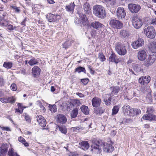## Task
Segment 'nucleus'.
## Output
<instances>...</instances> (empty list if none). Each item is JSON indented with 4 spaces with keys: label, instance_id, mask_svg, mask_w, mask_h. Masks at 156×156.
Instances as JSON below:
<instances>
[{
    "label": "nucleus",
    "instance_id": "5701e85b",
    "mask_svg": "<svg viewBox=\"0 0 156 156\" xmlns=\"http://www.w3.org/2000/svg\"><path fill=\"white\" fill-rule=\"evenodd\" d=\"M104 101L106 105H109L111 104V101L112 100V96H109L108 94H106L103 96Z\"/></svg>",
    "mask_w": 156,
    "mask_h": 156
},
{
    "label": "nucleus",
    "instance_id": "9b49d317",
    "mask_svg": "<svg viewBox=\"0 0 156 156\" xmlns=\"http://www.w3.org/2000/svg\"><path fill=\"white\" fill-rule=\"evenodd\" d=\"M128 7L129 11L133 13L137 12L141 8L139 5L134 4H129Z\"/></svg>",
    "mask_w": 156,
    "mask_h": 156
},
{
    "label": "nucleus",
    "instance_id": "c85d7f7f",
    "mask_svg": "<svg viewBox=\"0 0 156 156\" xmlns=\"http://www.w3.org/2000/svg\"><path fill=\"white\" fill-rule=\"evenodd\" d=\"M74 2L71 3L69 5L66 6V9L67 11L71 13L73 12L75 6Z\"/></svg>",
    "mask_w": 156,
    "mask_h": 156
},
{
    "label": "nucleus",
    "instance_id": "6ab92c4d",
    "mask_svg": "<svg viewBox=\"0 0 156 156\" xmlns=\"http://www.w3.org/2000/svg\"><path fill=\"white\" fill-rule=\"evenodd\" d=\"M37 121L41 126L45 127L46 124L45 119L41 115L37 116Z\"/></svg>",
    "mask_w": 156,
    "mask_h": 156
},
{
    "label": "nucleus",
    "instance_id": "7c9ffc66",
    "mask_svg": "<svg viewBox=\"0 0 156 156\" xmlns=\"http://www.w3.org/2000/svg\"><path fill=\"white\" fill-rule=\"evenodd\" d=\"M39 59H36L34 57L32 58L28 62L29 64L31 66H33L34 65H37L39 62Z\"/></svg>",
    "mask_w": 156,
    "mask_h": 156
},
{
    "label": "nucleus",
    "instance_id": "09e8293b",
    "mask_svg": "<svg viewBox=\"0 0 156 156\" xmlns=\"http://www.w3.org/2000/svg\"><path fill=\"white\" fill-rule=\"evenodd\" d=\"M108 4L112 5L115 4V0H104Z\"/></svg>",
    "mask_w": 156,
    "mask_h": 156
},
{
    "label": "nucleus",
    "instance_id": "f3484780",
    "mask_svg": "<svg viewBox=\"0 0 156 156\" xmlns=\"http://www.w3.org/2000/svg\"><path fill=\"white\" fill-rule=\"evenodd\" d=\"M77 14L80 17V20L83 25L84 26L87 25L88 24V21L86 16L80 12H78Z\"/></svg>",
    "mask_w": 156,
    "mask_h": 156
},
{
    "label": "nucleus",
    "instance_id": "bb28decb",
    "mask_svg": "<svg viewBox=\"0 0 156 156\" xmlns=\"http://www.w3.org/2000/svg\"><path fill=\"white\" fill-rule=\"evenodd\" d=\"M91 26L94 28L98 29L101 28L103 25L98 21H94L91 23Z\"/></svg>",
    "mask_w": 156,
    "mask_h": 156
},
{
    "label": "nucleus",
    "instance_id": "3c124183",
    "mask_svg": "<svg viewBox=\"0 0 156 156\" xmlns=\"http://www.w3.org/2000/svg\"><path fill=\"white\" fill-rule=\"evenodd\" d=\"M0 101L2 103H8L7 97H3L0 98Z\"/></svg>",
    "mask_w": 156,
    "mask_h": 156
},
{
    "label": "nucleus",
    "instance_id": "72a5a7b5",
    "mask_svg": "<svg viewBox=\"0 0 156 156\" xmlns=\"http://www.w3.org/2000/svg\"><path fill=\"white\" fill-rule=\"evenodd\" d=\"M148 58L154 62L156 59V52L154 51L150 53Z\"/></svg>",
    "mask_w": 156,
    "mask_h": 156
},
{
    "label": "nucleus",
    "instance_id": "f03ea898",
    "mask_svg": "<svg viewBox=\"0 0 156 156\" xmlns=\"http://www.w3.org/2000/svg\"><path fill=\"white\" fill-rule=\"evenodd\" d=\"M94 14L98 18L104 19L106 17V13L104 8L102 5H96L93 8Z\"/></svg>",
    "mask_w": 156,
    "mask_h": 156
},
{
    "label": "nucleus",
    "instance_id": "13d9d810",
    "mask_svg": "<svg viewBox=\"0 0 156 156\" xmlns=\"http://www.w3.org/2000/svg\"><path fill=\"white\" fill-rule=\"evenodd\" d=\"M4 83V79L3 78L0 76V86H3Z\"/></svg>",
    "mask_w": 156,
    "mask_h": 156
},
{
    "label": "nucleus",
    "instance_id": "c9c22d12",
    "mask_svg": "<svg viewBox=\"0 0 156 156\" xmlns=\"http://www.w3.org/2000/svg\"><path fill=\"white\" fill-rule=\"evenodd\" d=\"M153 63V62H152L149 58H148L144 62V65L148 67L151 65Z\"/></svg>",
    "mask_w": 156,
    "mask_h": 156
},
{
    "label": "nucleus",
    "instance_id": "cd10ccee",
    "mask_svg": "<svg viewBox=\"0 0 156 156\" xmlns=\"http://www.w3.org/2000/svg\"><path fill=\"white\" fill-rule=\"evenodd\" d=\"M148 47L151 51L153 52L156 51V41L149 43Z\"/></svg>",
    "mask_w": 156,
    "mask_h": 156
},
{
    "label": "nucleus",
    "instance_id": "473e14b6",
    "mask_svg": "<svg viewBox=\"0 0 156 156\" xmlns=\"http://www.w3.org/2000/svg\"><path fill=\"white\" fill-rule=\"evenodd\" d=\"M78 113V110L77 108H75L71 113V117L72 118H76Z\"/></svg>",
    "mask_w": 156,
    "mask_h": 156
},
{
    "label": "nucleus",
    "instance_id": "bf43d9fd",
    "mask_svg": "<svg viewBox=\"0 0 156 156\" xmlns=\"http://www.w3.org/2000/svg\"><path fill=\"white\" fill-rule=\"evenodd\" d=\"M81 81L85 85L88 83V80L87 79H83L81 80Z\"/></svg>",
    "mask_w": 156,
    "mask_h": 156
},
{
    "label": "nucleus",
    "instance_id": "dca6fc26",
    "mask_svg": "<svg viewBox=\"0 0 156 156\" xmlns=\"http://www.w3.org/2000/svg\"><path fill=\"white\" fill-rule=\"evenodd\" d=\"M147 57L146 52L144 50H140L137 54V57L138 59L140 61L144 60Z\"/></svg>",
    "mask_w": 156,
    "mask_h": 156
},
{
    "label": "nucleus",
    "instance_id": "052dcab7",
    "mask_svg": "<svg viewBox=\"0 0 156 156\" xmlns=\"http://www.w3.org/2000/svg\"><path fill=\"white\" fill-rule=\"evenodd\" d=\"M134 113L135 115H138L140 113L141 111L140 110L138 109H134Z\"/></svg>",
    "mask_w": 156,
    "mask_h": 156
},
{
    "label": "nucleus",
    "instance_id": "39448f33",
    "mask_svg": "<svg viewBox=\"0 0 156 156\" xmlns=\"http://www.w3.org/2000/svg\"><path fill=\"white\" fill-rule=\"evenodd\" d=\"M132 23L134 27L136 29L140 28L143 22L142 20L138 18L136 16H133L132 18Z\"/></svg>",
    "mask_w": 156,
    "mask_h": 156
},
{
    "label": "nucleus",
    "instance_id": "338daca9",
    "mask_svg": "<svg viewBox=\"0 0 156 156\" xmlns=\"http://www.w3.org/2000/svg\"><path fill=\"white\" fill-rule=\"evenodd\" d=\"M48 2L50 4H53L55 3L53 0H47Z\"/></svg>",
    "mask_w": 156,
    "mask_h": 156
},
{
    "label": "nucleus",
    "instance_id": "1a4fd4ad",
    "mask_svg": "<svg viewBox=\"0 0 156 156\" xmlns=\"http://www.w3.org/2000/svg\"><path fill=\"white\" fill-rule=\"evenodd\" d=\"M56 118L57 122L60 124H64L66 123L67 121L66 117L63 114L57 115Z\"/></svg>",
    "mask_w": 156,
    "mask_h": 156
},
{
    "label": "nucleus",
    "instance_id": "412c9836",
    "mask_svg": "<svg viewBox=\"0 0 156 156\" xmlns=\"http://www.w3.org/2000/svg\"><path fill=\"white\" fill-rule=\"evenodd\" d=\"M111 93L109 95V96H112L115 94H116L120 90L119 87L118 86L112 87L110 88Z\"/></svg>",
    "mask_w": 156,
    "mask_h": 156
},
{
    "label": "nucleus",
    "instance_id": "b1692460",
    "mask_svg": "<svg viewBox=\"0 0 156 156\" xmlns=\"http://www.w3.org/2000/svg\"><path fill=\"white\" fill-rule=\"evenodd\" d=\"M141 66L138 64H134L132 65L133 68L136 73H140L143 71Z\"/></svg>",
    "mask_w": 156,
    "mask_h": 156
},
{
    "label": "nucleus",
    "instance_id": "49530a36",
    "mask_svg": "<svg viewBox=\"0 0 156 156\" xmlns=\"http://www.w3.org/2000/svg\"><path fill=\"white\" fill-rule=\"evenodd\" d=\"M59 129L62 133L65 134L67 133V129L65 127H59Z\"/></svg>",
    "mask_w": 156,
    "mask_h": 156
},
{
    "label": "nucleus",
    "instance_id": "e2e57ef3",
    "mask_svg": "<svg viewBox=\"0 0 156 156\" xmlns=\"http://www.w3.org/2000/svg\"><path fill=\"white\" fill-rule=\"evenodd\" d=\"M76 94L80 98H82L84 96V95L83 94L80 93H76Z\"/></svg>",
    "mask_w": 156,
    "mask_h": 156
},
{
    "label": "nucleus",
    "instance_id": "4d7b16f0",
    "mask_svg": "<svg viewBox=\"0 0 156 156\" xmlns=\"http://www.w3.org/2000/svg\"><path fill=\"white\" fill-rule=\"evenodd\" d=\"M25 118L26 120L27 121V122H30V118L29 116L27 115L26 114L25 115Z\"/></svg>",
    "mask_w": 156,
    "mask_h": 156
},
{
    "label": "nucleus",
    "instance_id": "a19ab883",
    "mask_svg": "<svg viewBox=\"0 0 156 156\" xmlns=\"http://www.w3.org/2000/svg\"><path fill=\"white\" fill-rule=\"evenodd\" d=\"M17 154L16 152L14 151L13 148H11L9 150L8 155L9 156H16Z\"/></svg>",
    "mask_w": 156,
    "mask_h": 156
},
{
    "label": "nucleus",
    "instance_id": "f704fd0d",
    "mask_svg": "<svg viewBox=\"0 0 156 156\" xmlns=\"http://www.w3.org/2000/svg\"><path fill=\"white\" fill-rule=\"evenodd\" d=\"M18 140L20 142L23 144L25 147H28L29 146L28 143L27 142L25 139L22 137L20 136L19 137Z\"/></svg>",
    "mask_w": 156,
    "mask_h": 156
},
{
    "label": "nucleus",
    "instance_id": "603ef678",
    "mask_svg": "<svg viewBox=\"0 0 156 156\" xmlns=\"http://www.w3.org/2000/svg\"><path fill=\"white\" fill-rule=\"evenodd\" d=\"M16 27H13V26L11 24H9L7 26V29L10 30H12L15 29Z\"/></svg>",
    "mask_w": 156,
    "mask_h": 156
},
{
    "label": "nucleus",
    "instance_id": "58836bf2",
    "mask_svg": "<svg viewBox=\"0 0 156 156\" xmlns=\"http://www.w3.org/2000/svg\"><path fill=\"white\" fill-rule=\"evenodd\" d=\"M12 66V63L11 62H5L3 65V66L7 69L11 68Z\"/></svg>",
    "mask_w": 156,
    "mask_h": 156
},
{
    "label": "nucleus",
    "instance_id": "4c0bfd02",
    "mask_svg": "<svg viewBox=\"0 0 156 156\" xmlns=\"http://www.w3.org/2000/svg\"><path fill=\"white\" fill-rule=\"evenodd\" d=\"M120 35L122 36L125 37L129 36V34L128 32L126 30H121L120 32Z\"/></svg>",
    "mask_w": 156,
    "mask_h": 156
},
{
    "label": "nucleus",
    "instance_id": "6e6552de",
    "mask_svg": "<svg viewBox=\"0 0 156 156\" xmlns=\"http://www.w3.org/2000/svg\"><path fill=\"white\" fill-rule=\"evenodd\" d=\"M144 42L143 39L139 38L132 42L131 46L133 48L137 49L143 46L144 44Z\"/></svg>",
    "mask_w": 156,
    "mask_h": 156
},
{
    "label": "nucleus",
    "instance_id": "f8f14e48",
    "mask_svg": "<svg viewBox=\"0 0 156 156\" xmlns=\"http://www.w3.org/2000/svg\"><path fill=\"white\" fill-rule=\"evenodd\" d=\"M116 15L119 19L124 18L126 15L124 9L122 7H119L117 9Z\"/></svg>",
    "mask_w": 156,
    "mask_h": 156
},
{
    "label": "nucleus",
    "instance_id": "0e129e2a",
    "mask_svg": "<svg viewBox=\"0 0 156 156\" xmlns=\"http://www.w3.org/2000/svg\"><path fill=\"white\" fill-rule=\"evenodd\" d=\"M116 131L115 130L112 131L111 133V135L112 136H114L116 134Z\"/></svg>",
    "mask_w": 156,
    "mask_h": 156
},
{
    "label": "nucleus",
    "instance_id": "79ce46f5",
    "mask_svg": "<svg viewBox=\"0 0 156 156\" xmlns=\"http://www.w3.org/2000/svg\"><path fill=\"white\" fill-rule=\"evenodd\" d=\"M50 111L52 112H55L57 111V107L56 106L54 105H50Z\"/></svg>",
    "mask_w": 156,
    "mask_h": 156
},
{
    "label": "nucleus",
    "instance_id": "c756f323",
    "mask_svg": "<svg viewBox=\"0 0 156 156\" xmlns=\"http://www.w3.org/2000/svg\"><path fill=\"white\" fill-rule=\"evenodd\" d=\"M41 69L37 66H34L32 69V73L34 76H37L40 74Z\"/></svg>",
    "mask_w": 156,
    "mask_h": 156
},
{
    "label": "nucleus",
    "instance_id": "8fccbe9b",
    "mask_svg": "<svg viewBox=\"0 0 156 156\" xmlns=\"http://www.w3.org/2000/svg\"><path fill=\"white\" fill-rule=\"evenodd\" d=\"M10 88L12 90L15 91L17 89V87L15 84L12 83L10 86Z\"/></svg>",
    "mask_w": 156,
    "mask_h": 156
},
{
    "label": "nucleus",
    "instance_id": "20e7f679",
    "mask_svg": "<svg viewBox=\"0 0 156 156\" xmlns=\"http://www.w3.org/2000/svg\"><path fill=\"white\" fill-rule=\"evenodd\" d=\"M122 112L125 115L133 116L135 115L134 109L127 105H124L122 108Z\"/></svg>",
    "mask_w": 156,
    "mask_h": 156
},
{
    "label": "nucleus",
    "instance_id": "f257e3e1",
    "mask_svg": "<svg viewBox=\"0 0 156 156\" xmlns=\"http://www.w3.org/2000/svg\"><path fill=\"white\" fill-rule=\"evenodd\" d=\"M92 151L97 153H100L101 149L103 148L104 151L107 152H111L114 150V147L111 145L104 143L101 140L96 141L91 146Z\"/></svg>",
    "mask_w": 156,
    "mask_h": 156
},
{
    "label": "nucleus",
    "instance_id": "393cba45",
    "mask_svg": "<svg viewBox=\"0 0 156 156\" xmlns=\"http://www.w3.org/2000/svg\"><path fill=\"white\" fill-rule=\"evenodd\" d=\"M80 147L84 150H86L89 147V145L87 141H83L79 143Z\"/></svg>",
    "mask_w": 156,
    "mask_h": 156
},
{
    "label": "nucleus",
    "instance_id": "0eeeda50",
    "mask_svg": "<svg viewBox=\"0 0 156 156\" xmlns=\"http://www.w3.org/2000/svg\"><path fill=\"white\" fill-rule=\"evenodd\" d=\"M109 24L111 27L116 29H121L123 26V23L122 22L115 19L111 20Z\"/></svg>",
    "mask_w": 156,
    "mask_h": 156
},
{
    "label": "nucleus",
    "instance_id": "680f3d73",
    "mask_svg": "<svg viewBox=\"0 0 156 156\" xmlns=\"http://www.w3.org/2000/svg\"><path fill=\"white\" fill-rule=\"evenodd\" d=\"M150 23L153 25H156V20L154 19H152Z\"/></svg>",
    "mask_w": 156,
    "mask_h": 156
},
{
    "label": "nucleus",
    "instance_id": "aec40b11",
    "mask_svg": "<svg viewBox=\"0 0 156 156\" xmlns=\"http://www.w3.org/2000/svg\"><path fill=\"white\" fill-rule=\"evenodd\" d=\"M109 61L110 62L118 63L120 61V60L115 53H112L109 56Z\"/></svg>",
    "mask_w": 156,
    "mask_h": 156
},
{
    "label": "nucleus",
    "instance_id": "4be33fe9",
    "mask_svg": "<svg viewBox=\"0 0 156 156\" xmlns=\"http://www.w3.org/2000/svg\"><path fill=\"white\" fill-rule=\"evenodd\" d=\"M83 9L86 14H89L91 12V8L88 3H85L83 6Z\"/></svg>",
    "mask_w": 156,
    "mask_h": 156
},
{
    "label": "nucleus",
    "instance_id": "c03bdc74",
    "mask_svg": "<svg viewBox=\"0 0 156 156\" xmlns=\"http://www.w3.org/2000/svg\"><path fill=\"white\" fill-rule=\"evenodd\" d=\"M105 110L104 109L102 108H98L96 111L97 113L101 114L104 113L105 112Z\"/></svg>",
    "mask_w": 156,
    "mask_h": 156
},
{
    "label": "nucleus",
    "instance_id": "423d86ee",
    "mask_svg": "<svg viewBox=\"0 0 156 156\" xmlns=\"http://www.w3.org/2000/svg\"><path fill=\"white\" fill-rule=\"evenodd\" d=\"M115 50L118 54L120 55H124L126 54L127 52L126 46L120 43L116 44Z\"/></svg>",
    "mask_w": 156,
    "mask_h": 156
},
{
    "label": "nucleus",
    "instance_id": "864d4df0",
    "mask_svg": "<svg viewBox=\"0 0 156 156\" xmlns=\"http://www.w3.org/2000/svg\"><path fill=\"white\" fill-rule=\"evenodd\" d=\"M154 111V109L153 108L151 107H150L147 108V112L148 113H152Z\"/></svg>",
    "mask_w": 156,
    "mask_h": 156
},
{
    "label": "nucleus",
    "instance_id": "7ed1b4c3",
    "mask_svg": "<svg viewBox=\"0 0 156 156\" xmlns=\"http://www.w3.org/2000/svg\"><path fill=\"white\" fill-rule=\"evenodd\" d=\"M144 32L147 36L149 38H153L156 35L155 29L152 26H150L145 28Z\"/></svg>",
    "mask_w": 156,
    "mask_h": 156
},
{
    "label": "nucleus",
    "instance_id": "5fc2aeb1",
    "mask_svg": "<svg viewBox=\"0 0 156 156\" xmlns=\"http://www.w3.org/2000/svg\"><path fill=\"white\" fill-rule=\"evenodd\" d=\"M90 34L92 37H94L96 34V32L95 30H92L90 32Z\"/></svg>",
    "mask_w": 156,
    "mask_h": 156
},
{
    "label": "nucleus",
    "instance_id": "2f4dec72",
    "mask_svg": "<svg viewBox=\"0 0 156 156\" xmlns=\"http://www.w3.org/2000/svg\"><path fill=\"white\" fill-rule=\"evenodd\" d=\"M81 111L85 115H87L89 113V111L87 106L82 105L80 108Z\"/></svg>",
    "mask_w": 156,
    "mask_h": 156
},
{
    "label": "nucleus",
    "instance_id": "ddd939ff",
    "mask_svg": "<svg viewBox=\"0 0 156 156\" xmlns=\"http://www.w3.org/2000/svg\"><path fill=\"white\" fill-rule=\"evenodd\" d=\"M81 104L80 101L79 100L74 99H73L72 102H69L67 104V107L68 110V108L70 109V106L72 105H73V106L75 107L78 106Z\"/></svg>",
    "mask_w": 156,
    "mask_h": 156
},
{
    "label": "nucleus",
    "instance_id": "e433bc0d",
    "mask_svg": "<svg viewBox=\"0 0 156 156\" xmlns=\"http://www.w3.org/2000/svg\"><path fill=\"white\" fill-rule=\"evenodd\" d=\"M72 42L73 41H66L63 44V47L65 49H67L71 46Z\"/></svg>",
    "mask_w": 156,
    "mask_h": 156
},
{
    "label": "nucleus",
    "instance_id": "6e6d98bb",
    "mask_svg": "<svg viewBox=\"0 0 156 156\" xmlns=\"http://www.w3.org/2000/svg\"><path fill=\"white\" fill-rule=\"evenodd\" d=\"M11 7L16 12H19L20 10L19 9V8H18L15 6H11Z\"/></svg>",
    "mask_w": 156,
    "mask_h": 156
},
{
    "label": "nucleus",
    "instance_id": "69168bd1",
    "mask_svg": "<svg viewBox=\"0 0 156 156\" xmlns=\"http://www.w3.org/2000/svg\"><path fill=\"white\" fill-rule=\"evenodd\" d=\"M40 110H41V111L43 113L46 110L44 106L42 107L41 108Z\"/></svg>",
    "mask_w": 156,
    "mask_h": 156
},
{
    "label": "nucleus",
    "instance_id": "9d476101",
    "mask_svg": "<svg viewBox=\"0 0 156 156\" xmlns=\"http://www.w3.org/2000/svg\"><path fill=\"white\" fill-rule=\"evenodd\" d=\"M46 18L49 22H52L58 21L61 19V16L59 15H55L49 13L48 14Z\"/></svg>",
    "mask_w": 156,
    "mask_h": 156
},
{
    "label": "nucleus",
    "instance_id": "a878e982",
    "mask_svg": "<svg viewBox=\"0 0 156 156\" xmlns=\"http://www.w3.org/2000/svg\"><path fill=\"white\" fill-rule=\"evenodd\" d=\"M101 100L98 98H94L92 100V105L94 107H97L100 105Z\"/></svg>",
    "mask_w": 156,
    "mask_h": 156
},
{
    "label": "nucleus",
    "instance_id": "2eb2a0df",
    "mask_svg": "<svg viewBox=\"0 0 156 156\" xmlns=\"http://www.w3.org/2000/svg\"><path fill=\"white\" fill-rule=\"evenodd\" d=\"M8 146L7 144H3L0 147V156H5L7 151Z\"/></svg>",
    "mask_w": 156,
    "mask_h": 156
},
{
    "label": "nucleus",
    "instance_id": "ea45409f",
    "mask_svg": "<svg viewBox=\"0 0 156 156\" xmlns=\"http://www.w3.org/2000/svg\"><path fill=\"white\" fill-rule=\"evenodd\" d=\"M82 72L85 73L86 70L83 67L79 66L75 69L74 73H76V72H77L80 73Z\"/></svg>",
    "mask_w": 156,
    "mask_h": 156
},
{
    "label": "nucleus",
    "instance_id": "de8ad7c7",
    "mask_svg": "<svg viewBox=\"0 0 156 156\" xmlns=\"http://www.w3.org/2000/svg\"><path fill=\"white\" fill-rule=\"evenodd\" d=\"M8 103H14L16 99L14 98L13 97H7Z\"/></svg>",
    "mask_w": 156,
    "mask_h": 156
},
{
    "label": "nucleus",
    "instance_id": "4468645a",
    "mask_svg": "<svg viewBox=\"0 0 156 156\" xmlns=\"http://www.w3.org/2000/svg\"><path fill=\"white\" fill-rule=\"evenodd\" d=\"M151 80L150 77L149 76L141 77L139 79V82L142 85L146 84L149 83Z\"/></svg>",
    "mask_w": 156,
    "mask_h": 156
},
{
    "label": "nucleus",
    "instance_id": "37998d69",
    "mask_svg": "<svg viewBox=\"0 0 156 156\" xmlns=\"http://www.w3.org/2000/svg\"><path fill=\"white\" fill-rule=\"evenodd\" d=\"M119 109V107L118 106H115L113 108L112 111V114H116L118 112Z\"/></svg>",
    "mask_w": 156,
    "mask_h": 156
},
{
    "label": "nucleus",
    "instance_id": "774afa93",
    "mask_svg": "<svg viewBox=\"0 0 156 156\" xmlns=\"http://www.w3.org/2000/svg\"><path fill=\"white\" fill-rule=\"evenodd\" d=\"M16 112H19L20 113H21L23 112V110L21 111L19 109H16Z\"/></svg>",
    "mask_w": 156,
    "mask_h": 156
},
{
    "label": "nucleus",
    "instance_id": "a211bd4d",
    "mask_svg": "<svg viewBox=\"0 0 156 156\" xmlns=\"http://www.w3.org/2000/svg\"><path fill=\"white\" fill-rule=\"evenodd\" d=\"M142 118L143 119L147 120L150 121H156V116L152 114L148 113L147 114L144 115Z\"/></svg>",
    "mask_w": 156,
    "mask_h": 156
},
{
    "label": "nucleus",
    "instance_id": "a18cd8bd",
    "mask_svg": "<svg viewBox=\"0 0 156 156\" xmlns=\"http://www.w3.org/2000/svg\"><path fill=\"white\" fill-rule=\"evenodd\" d=\"M98 58L101 61L103 62L105 59V56L102 53H100L99 54Z\"/></svg>",
    "mask_w": 156,
    "mask_h": 156
}]
</instances>
